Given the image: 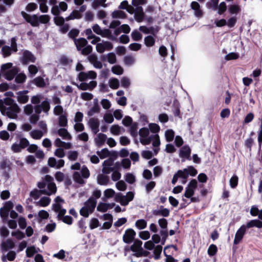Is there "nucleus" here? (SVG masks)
Masks as SVG:
<instances>
[{
  "label": "nucleus",
  "instance_id": "obj_1",
  "mask_svg": "<svg viewBox=\"0 0 262 262\" xmlns=\"http://www.w3.org/2000/svg\"><path fill=\"white\" fill-rule=\"evenodd\" d=\"M29 145V141L25 138H21L19 140V144L13 143L11 146V150L15 153L19 152L22 149H24Z\"/></svg>",
  "mask_w": 262,
  "mask_h": 262
},
{
  "label": "nucleus",
  "instance_id": "obj_2",
  "mask_svg": "<svg viewBox=\"0 0 262 262\" xmlns=\"http://www.w3.org/2000/svg\"><path fill=\"white\" fill-rule=\"evenodd\" d=\"M21 15L26 21L30 24L32 27H37L39 26L38 17L36 14L31 16L25 11L21 12Z\"/></svg>",
  "mask_w": 262,
  "mask_h": 262
},
{
  "label": "nucleus",
  "instance_id": "obj_3",
  "mask_svg": "<svg viewBox=\"0 0 262 262\" xmlns=\"http://www.w3.org/2000/svg\"><path fill=\"white\" fill-rule=\"evenodd\" d=\"M136 235V233L134 230L132 228H128L125 230V233L123 236V241L126 244H130L135 240Z\"/></svg>",
  "mask_w": 262,
  "mask_h": 262
},
{
  "label": "nucleus",
  "instance_id": "obj_4",
  "mask_svg": "<svg viewBox=\"0 0 262 262\" xmlns=\"http://www.w3.org/2000/svg\"><path fill=\"white\" fill-rule=\"evenodd\" d=\"M20 109L17 104L7 107V111L6 112L7 115L10 119H16L17 114L20 112Z\"/></svg>",
  "mask_w": 262,
  "mask_h": 262
},
{
  "label": "nucleus",
  "instance_id": "obj_5",
  "mask_svg": "<svg viewBox=\"0 0 262 262\" xmlns=\"http://www.w3.org/2000/svg\"><path fill=\"white\" fill-rule=\"evenodd\" d=\"M36 58L29 51L25 50L23 53L21 61L24 64H27L29 62H35Z\"/></svg>",
  "mask_w": 262,
  "mask_h": 262
},
{
  "label": "nucleus",
  "instance_id": "obj_6",
  "mask_svg": "<svg viewBox=\"0 0 262 262\" xmlns=\"http://www.w3.org/2000/svg\"><path fill=\"white\" fill-rule=\"evenodd\" d=\"M246 229L247 228L245 227V225H243L237 230L235 233V238L233 241L234 245L238 244L242 240L244 235L246 233Z\"/></svg>",
  "mask_w": 262,
  "mask_h": 262
},
{
  "label": "nucleus",
  "instance_id": "obj_7",
  "mask_svg": "<svg viewBox=\"0 0 262 262\" xmlns=\"http://www.w3.org/2000/svg\"><path fill=\"white\" fill-rule=\"evenodd\" d=\"M89 125L94 134H96L99 131V121L98 119L92 118L89 120Z\"/></svg>",
  "mask_w": 262,
  "mask_h": 262
},
{
  "label": "nucleus",
  "instance_id": "obj_8",
  "mask_svg": "<svg viewBox=\"0 0 262 262\" xmlns=\"http://www.w3.org/2000/svg\"><path fill=\"white\" fill-rule=\"evenodd\" d=\"M133 242L134 244L132 245H131L130 248L127 249L126 248H125V250H130L135 252V253L139 252L142 250V242L138 239H136Z\"/></svg>",
  "mask_w": 262,
  "mask_h": 262
},
{
  "label": "nucleus",
  "instance_id": "obj_9",
  "mask_svg": "<svg viewBox=\"0 0 262 262\" xmlns=\"http://www.w3.org/2000/svg\"><path fill=\"white\" fill-rule=\"evenodd\" d=\"M191 149L188 145L183 146L180 150L179 156L182 158L190 160Z\"/></svg>",
  "mask_w": 262,
  "mask_h": 262
},
{
  "label": "nucleus",
  "instance_id": "obj_10",
  "mask_svg": "<svg viewBox=\"0 0 262 262\" xmlns=\"http://www.w3.org/2000/svg\"><path fill=\"white\" fill-rule=\"evenodd\" d=\"M28 93V91L24 90L22 91H19L17 93L18 96L17 97V101L20 103H26L29 100V96L26 95Z\"/></svg>",
  "mask_w": 262,
  "mask_h": 262
},
{
  "label": "nucleus",
  "instance_id": "obj_11",
  "mask_svg": "<svg viewBox=\"0 0 262 262\" xmlns=\"http://www.w3.org/2000/svg\"><path fill=\"white\" fill-rule=\"evenodd\" d=\"M15 244L11 239H7L1 244V249L3 251H7L9 249H13Z\"/></svg>",
  "mask_w": 262,
  "mask_h": 262
},
{
  "label": "nucleus",
  "instance_id": "obj_12",
  "mask_svg": "<svg viewBox=\"0 0 262 262\" xmlns=\"http://www.w3.org/2000/svg\"><path fill=\"white\" fill-rule=\"evenodd\" d=\"M191 8L194 11V15L197 17H202L203 15L202 10L201 9L200 4L195 1L191 2Z\"/></svg>",
  "mask_w": 262,
  "mask_h": 262
},
{
  "label": "nucleus",
  "instance_id": "obj_13",
  "mask_svg": "<svg viewBox=\"0 0 262 262\" xmlns=\"http://www.w3.org/2000/svg\"><path fill=\"white\" fill-rule=\"evenodd\" d=\"M97 204V201L96 199L93 197H90L85 203L84 205L88 206V208L90 210V213H92L93 212Z\"/></svg>",
  "mask_w": 262,
  "mask_h": 262
},
{
  "label": "nucleus",
  "instance_id": "obj_14",
  "mask_svg": "<svg viewBox=\"0 0 262 262\" xmlns=\"http://www.w3.org/2000/svg\"><path fill=\"white\" fill-rule=\"evenodd\" d=\"M152 213L155 216L161 215L164 217H168L169 215L170 211L168 209L164 208L163 206H161L160 209L153 210Z\"/></svg>",
  "mask_w": 262,
  "mask_h": 262
},
{
  "label": "nucleus",
  "instance_id": "obj_15",
  "mask_svg": "<svg viewBox=\"0 0 262 262\" xmlns=\"http://www.w3.org/2000/svg\"><path fill=\"white\" fill-rule=\"evenodd\" d=\"M245 226L248 229L252 227L262 228V221L258 219L252 220L245 225Z\"/></svg>",
  "mask_w": 262,
  "mask_h": 262
},
{
  "label": "nucleus",
  "instance_id": "obj_16",
  "mask_svg": "<svg viewBox=\"0 0 262 262\" xmlns=\"http://www.w3.org/2000/svg\"><path fill=\"white\" fill-rule=\"evenodd\" d=\"M75 44L76 46L77 50L78 51L81 50L82 48L85 47L88 44V41L84 38H80L78 39H75L74 40Z\"/></svg>",
  "mask_w": 262,
  "mask_h": 262
},
{
  "label": "nucleus",
  "instance_id": "obj_17",
  "mask_svg": "<svg viewBox=\"0 0 262 262\" xmlns=\"http://www.w3.org/2000/svg\"><path fill=\"white\" fill-rule=\"evenodd\" d=\"M47 194L46 189L38 190L37 189H34L30 192V196L33 198L34 200H37L39 199L41 194Z\"/></svg>",
  "mask_w": 262,
  "mask_h": 262
},
{
  "label": "nucleus",
  "instance_id": "obj_18",
  "mask_svg": "<svg viewBox=\"0 0 262 262\" xmlns=\"http://www.w3.org/2000/svg\"><path fill=\"white\" fill-rule=\"evenodd\" d=\"M18 73L16 68H12L7 71L4 74L5 77L8 80H12Z\"/></svg>",
  "mask_w": 262,
  "mask_h": 262
},
{
  "label": "nucleus",
  "instance_id": "obj_19",
  "mask_svg": "<svg viewBox=\"0 0 262 262\" xmlns=\"http://www.w3.org/2000/svg\"><path fill=\"white\" fill-rule=\"evenodd\" d=\"M97 137L98 139L95 138V139L96 143L97 145V146H101L105 143L107 139V136L105 134L99 133L98 134Z\"/></svg>",
  "mask_w": 262,
  "mask_h": 262
},
{
  "label": "nucleus",
  "instance_id": "obj_20",
  "mask_svg": "<svg viewBox=\"0 0 262 262\" xmlns=\"http://www.w3.org/2000/svg\"><path fill=\"white\" fill-rule=\"evenodd\" d=\"M58 134L59 136L62 137L64 139L71 140L72 139L71 135L69 133L67 129L64 128H61L58 130Z\"/></svg>",
  "mask_w": 262,
  "mask_h": 262
},
{
  "label": "nucleus",
  "instance_id": "obj_21",
  "mask_svg": "<svg viewBox=\"0 0 262 262\" xmlns=\"http://www.w3.org/2000/svg\"><path fill=\"white\" fill-rule=\"evenodd\" d=\"M110 181L109 177L103 174H99L97 178L98 183L101 185H106Z\"/></svg>",
  "mask_w": 262,
  "mask_h": 262
},
{
  "label": "nucleus",
  "instance_id": "obj_22",
  "mask_svg": "<svg viewBox=\"0 0 262 262\" xmlns=\"http://www.w3.org/2000/svg\"><path fill=\"white\" fill-rule=\"evenodd\" d=\"M48 190H46L47 194H45L47 195H51L52 194L55 193L57 191V187L54 182L49 183L47 184Z\"/></svg>",
  "mask_w": 262,
  "mask_h": 262
},
{
  "label": "nucleus",
  "instance_id": "obj_23",
  "mask_svg": "<svg viewBox=\"0 0 262 262\" xmlns=\"http://www.w3.org/2000/svg\"><path fill=\"white\" fill-rule=\"evenodd\" d=\"M51 202V199L48 196H43L40 198V200L37 203V205L41 207H46L48 206Z\"/></svg>",
  "mask_w": 262,
  "mask_h": 262
},
{
  "label": "nucleus",
  "instance_id": "obj_24",
  "mask_svg": "<svg viewBox=\"0 0 262 262\" xmlns=\"http://www.w3.org/2000/svg\"><path fill=\"white\" fill-rule=\"evenodd\" d=\"M155 39L151 35H148L144 38V43L147 47H151L155 44Z\"/></svg>",
  "mask_w": 262,
  "mask_h": 262
},
{
  "label": "nucleus",
  "instance_id": "obj_25",
  "mask_svg": "<svg viewBox=\"0 0 262 262\" xmlns=\"http://www.w3.org/2000/svg\"><path fill=\"white\" fill-rule=\"evenodd\" d=\"M100 35L103 37H107L112 40H115L116 38L112 34L111 31L108 29H104L102 30L101 34Z\"/></svg>",
  "mask_w": 262,
  "mask_h": 262
},
{
  "label": "nucleus",
  "instance_id": "obj_26",
  "mask_svg": "<svg viewBox=\"0 0 262 262\" xmlns=\"http://www.w3.org/2000/svg\"><path fill=\"white\" fill-rule=\"evenodd\" d=\"M112 16L114 18H125L127 15L123 11L115 10L112 13Z\"/></svg>",
  "mask_w": 262,
  "mask_h": 262
},
{
  "label": "nucleus",
  "instance_id": "obj_27",
  "mask_svg": "<svg viewBox=\"0 0 262 262\" xmlns=\"http://www.w3.org/2000/svg\"><path fill=\"white\" fill-rule=\"evenodd\" d=\"M179 178H182L184 180L183 181V183L186 182L187 179L188 177V173L186 171V168H184L183 170H179L176 172Z\"/></svg>",
  "mask_w": 262,
  "mask_h": 262
},
{
  "label": "nucleus",
  "instance_id": "obj_28",
  "mask_svg": "<svg viewBox=\"0 0 262 262\" xmlns=\"http://www.w3.org/2000/svg\"><path fill=\"white\" fill-rule=\"evenodd\" d=\"M2 53L4 58L10 56L12 54V49L8 46H4L2 48Z\"/></svg>",
  "mask_w": 262,
  "mask_h": 262
},
{
  "label": "nucleus",
  "instance_id": "obj_29",
  "mask_svg": "<svg viewBox=\"0 0 262 262\" xmlns=\"http://www.w3.org/2000/svg\"><path fill=\"white\" fill-rule=\"evenodd\" d=\"M154 249V258L156 260L159 259L161 258L162 246L161 245H157Z\"/></svg>",
  "mask_w": 262,
  "mask_h": 262
},
{
  "label": "nucleus",
  "instance_id": "obj_30",
  "mask_svg": "<svg viewBox=\"0 0 262 262\" xmlns=\"http://www.w3.org/2000/svg\"><path fill=\"white\" fill-rule=\"evenodd\" d=\"M33 82L37 87L39 88H43L46 86V83L44 79L40 76L34 78Z\"/></svg>",
  "mask_w": 262,
  "mask_h": 262
},
{
  "label": "nucleus",
  "instance_id": "obj_31",
  "mask_svg": "<svg viewBox=\"0 0 262 262\" xmlns=\"http://www.w3.org/2000/svg\"><path fill=\"white\" fill-rule=\"evenodd\" d=\"M165 136L167 142H171L174 139V132L172 129H167L165 132Z\"/></svg>",
  "mask_w": 262,
  "mask_h": 262
},
{
  "label": "nucleus",
  "instance_id": "obj_32",
  "mask_svg": "<svg viewBox=\"0 0 262 262\" xmlns=\"http://www.w3.org/2000/svg\"><path fill=\"white\" fill-rule=\"evenodd\" d=\"M174 111H173V115L175 117H181L180 105L179 102L176 100L173 101Z\"/></svg>",
  "mask_w": 262,
  "mask_h": 262
},
{
  "label": "nucleus",
  "instance_id": "obj_33",
  "mask_svg": "<svg viewBox=\"0 0 262 262\" xmlns=\"http://www.w3.org/2000/svg\"><path fill=\"white\" fill-rule=\"evenodd\" d=\"M217 252V247L214 244H211L208 249L207 253L209 256H214Z\"/></svg>",
  "mask_w": 262,
  "mask_h": 262
},
{
  "label": "nucleus",
  "instance_id": "obj_34",
  "mask_svg": "<svg viewBox=\"0 0 262 262\" xmlns=\"http://www.w3.org/2000/svg\"><path fill=\"white\" fill-rule=\"evenodd\" d=\"M32 138L35 140H39L43 136L42 131L38 129L33 130L30 133Z\"/></svg>",
  "mask_w": 262,
  "mask_h": 262
},
{
  "label": "nucleus",
  "instance_id": "obj_35",
  "mask_svg": "<svg viewBox=\"0 0 262 262\" xmlns=\"http://www.w3.org/2000/svg\"><path fill=\"white\" fill-rule=\"evenodd\" d=\"M135 226L140 230L144 229L147 226V222L144 219L138 220L136 222Z\"/></svg>",
  "mask_w": 262,
  "mask_h": 262
},
{
  "label": "nucleus",
  "instance_id": "obj_36",
  "mask_svg": "<svg viewBox=\"0 0 262 262\" xmlns=\"http://www.w3.org/2000/svg\"><path fill=\"white\" fill-rule=\"evenodd\" d=\"M73 179L74 181L79 184H84L85 183V181L82 179V176L78 172H74L73 173Z\"/></svg>",
  "mask_w": 262,
  "mask_h": 262
},
{
  "label": "nucleus",
  "instance_id": "obj_37",
  "mask_svg": "<svg viewBox=\"0 0 262 262\" xmlns=\"http://www.w3.org/2000/svg\"><path fill=\"white\" fill-rule=\"evenodd\" d=\"M229 12L231 14H237L241 11V8L238 5H231L229 7Z\"/></svg>",
  "mask_w": 262,
  "mask_h": 262
},
{
  "label": "nucleus",
  "instance_id": "obj_38",
  "mask_svg": "<svg viewBox=\"0 0 262 262\" xmlns=\"http://www.w3.org/2000/svg\"><path fill=\"white\" fill-rule=\"evenodd\" d=\"M254 143V139L252 137L247 138L245 141V146L250 152L252 150V146Z\"/></svg>",
  "mask_w": 262,
  "mask_h": 262
},
{
  "label": "nucleus",
  "instance_id": "obj_39",
  "mask_svg": "<svg viewBox=\"0 0 262 262\" xmlns=\"http://www.w3.org/2000/svg\"><path fill=\"white\" fill-rule=\"evenodd\" d=\"M59 125L61 127H66L68 125V119L65 115H61L59 116L58 120Z\"/></svg>",
  "mask_w": 262,
  "mask_h": 262
},
{
  "label": "nucleus",
  "instance_id": "obj_40",
  "mask_svg": "<svg viewBox=\"0 0 262 262\" xmlns=\"http://www.w3.org/2000/svg\"><path fill=\"white\" fill-rule=\"evenodd\" d=\"M100 107L98 104L96 102L94 104V106L91 107L90 110L88 112V115L89 116H93L95 113H98L100 112Z\"/></svg>",
  "mask_w": 262,
  "mask_h": 262
},
{
  "label": "nucleus",
  "instance_id": "obj_41",
  "mask_svg": "<svg viewBox=\"0 0 262 262\" xmlns=\"http://www.w3.org/2000/svg\"><path fill=\"white\" fill-rule=\"evenodd\" d=\"M26 76L24 73L16 74L15 81L17 83H23L26 80Z\"/></svg>",
  "mask_w": 262,
  "mask_h": 262
},
{
  "label": "nucleus",
  "instance_id": "obj_42",
  "mask_svg": "<svg viewBox=\"0 0 262 262\" xmlns=\"http://www.w3.org/2000/svg\"><path fill=\"white\" fill-rule=\"evenodd\" d=\"M169 248V246H165L164 249V254L166 256L165 262H177L178 260L172 256L167 254L166 250Z\"/></svg>",
  "mask_w": 262,
  "mask_h": 262
},
{
  "label": "nucleus",
  "instance_id": "obj_43",
  "mask_svg": "<svg viewBox=\"0 0 262 262\" xmlns=\"http://www.w3.org/2000/svg\"><path fill=\"white\" fill-rule=\"evenodd\" d=\"M131 36L133 40L139 41L142 39V34L137 30H134L131 33Z\"/></svg>",
  "mask_w": 262,
  "mask_h": 262
},
{
  "label": "nucleus",
  "instance_id": "obj_44",
  "mask_svg": "<svg viewBox=\"0 0 262 262\" xmlns=\"http://www.w3.org/2000/svg\"><path fill=\"white\" fill-rule=\"evenodd\" d=\"M110 86L112 89H117L119 86V81L115 78H112L109 81Z\"/></svg>",
  "mask_w": 262,
  "mask_h": 262
},
{
  "label": "nucleus",
  "instance_id": "obj_45",
  "mask_svg": "<svg viewBox=\"0 0 262 262\" xmlns=\"http://www.w3.org/2000/svg\"><path fill=\"white\" fill-rule=\"evenodd\" d=\"M112 72L116 75H121L123 73V68L119 65H116L112 68Z\"/></svg>",
  "mask_w": 262,
  "mask_h": 262
},
{
  "label": "nucleus",
  "instance_id": "obj_46",
  "mask_svg": "<svg viewBox=\"0 0 262 262\" xmlns=\"http://www.w3.org/2000/svg\"><path fill=\"white\" fill-rule=\"evenodd\" d=\"M138 123L134 122L131 125L129 132L132 136L135 137L137 136Z\"/></svg>",
  "mask_w": 262,
  "mask_h": 262
},
{
  "label": "nucleus",
  "instance_id": "obj_47",
  "mask_svg": "<svg viewBox=\"0 0 262 262\" xmlns=\"http://www.w3.org/2000/svg\"><path fill=\"white\" fill-rule=\"evenodd\" d=\"M97 154L101 159H104L110 156V151L107 148H103L101 151H97Z\"/></svg>",
  "mask_w": 262,
  "mask_h": 262
},
{
  "label": "nucleus",
  "instance_id": "obj_48",
  "mask_svg": "<svg viewBox=\"0 0 262 262\" xmlns=\"http://www.w3.org/2000/svg\"><path fill=\"white\" fill-rule=\"evenodd\" d=\"M238 177L236 175L233 176L229 181L230 187L232 188H235L238 185Z\"/></svg>",
  "mask_w": 262,
  "mask_h": 262
},
{
  "label": "nucleus",
  "instance_id": "obj_49",
  "mask_svg": "<svg viewBox=\"0 0 262 262\" xmlns=\"http://www.w3.org/2000/svg\"><path fill=\"white\" fill-rule=\"evenodd\" d=\"M218 11L217 13L220 15L223 14L227 10V5L225 2H221L220 5H218Z\"/></svg>",
  "mask_w": 262,
  "mask_h": 262
},
{
  "label": "nucleus",
  "instance_id": "obj_50",
  "mask_svg": "<svg viewBox=\"0 0 262 262\" xmlns=\"http://www.w3.org/2000/svg\"><path fill=\"white\" fill-rule=\"evenodd\" d=\"M40 105L45 113H48L50 109V103L48 100L42 101Z\"/></svg>",
  "mask_w": 262,
  "mask_h": 262
},
{
  "label": "nucleus",
  "instance_id": "obj_51",
  "mask_svg": "<svg viewBox=\"0 0 262 262\" xmlns=\"http://www.w3.org/2000/svg\"><path fill=\"white\" fill-rule=\"evenodd\" d=\"M37 252L34 246H31L26 249V255L28 257H32Z\"/></svg>",
  "mask_w": 262,
  "mask_h": 262
},
{
  "label": "nucleus",
  "instance_id": "obj_52",
  "mask_svg": "<svg viewBox=\"0 0 262 262\" xmlns=\"http://www.w3.org/2000/svg\"><path fill=\"white\" fill-rule=\"evenodd\" d=\"M11 235L12 236L15 237L18 240L21 239L25 237V234L19 230L12 232Z\"/></svg>",
  "mask_w": 262,
  "mask_h": 262
},
{
  "label": "nucleus",
  "instance_id": "obj_53",
  "mask_svg": "<svg viewBox=\"0 0 262 262\" xmlns=\"http://www.w3.org/2000/svg\"><path fill=\"white\" fill-rule=\"evenodd\" d=\"M54 23L58 26H61L64 24L65 19L62 16H58L54 18Z\"/></svg>",
  "mask_w": 262,
  "mask_h": 262
},
{
  "label": "nucleus",
  "instance_id": "obj_54",
  "mask_svg": "<svg viewBox=\"0 0 262 262\" xmlns=\"http://www.w3.org/2000/svg\"><path fill=\"white\" fill-rule=\"evenodd\" d=\"M149 128L151 133L155 134L158 133L160 130L159 125L156 123H150Z\"/></svg>",
  "mask_w": 262,
  "mask_h": 262
},
{
  "label": "nucleus",
  "instance_id": "obj_55",
  "mask_svg": "<svg viewBox=\"0 0 262 262\" xmlns=\"http://www.w3.org/2000/svg\"><path fill=\"white\" fill-rule=\"evenodd\" d=\"M108 204L104 203H100L97 208L98 211L102 212H105L108 210Z\"/></svg>",
  "mask_w": 262,
  "mask_h": 262
},
{
  "label": "nucleus",
  "instance_id": "obj_56",
  "mask_svg": "<svg viewBox=\"0 0 262 262\" xmlns=\"http://www.w3.org/2000/svg\"><path fill=\"white\" fill-rule=\"evenodd\" d=\"M125 180L128 183L132 184L135 182L136 178L133 174L127 173L125 176Z\"/></svg>",
  "mask_w": 262,
  "mask_h": 262
},
{
  "label": "nucleus",
  "instance_id": "obj_57",
  "mask_svg": "<svg viewBox=\"0 0 262 262\" xmlns=\"http://www.w3.org/2000/svg\"><path fill=\"white\" fill-rule=\"evenodd\" d=\"M80 214L85 217H88L89 216L90 210L88 208V206L84 205V206L82 207L79 211Z\"/></svg>",
  "mask_w": 262,
  "mask_h": 262
},
{
  "label": "nucleus",
  "instance_id": "obj_58",
  "mask_svg": "<svg viewBox=\"0 0 262 262\" xmlns=\"http://www.w3.org/2000/svg\"><path fill=\"white\" fill-rule=\"evenodd\" d=\"M116 188L120 191H124L126 190L127 186L125 183L122 181H119L116 184Z\"/></svg>",
  "mask_w": 262,
  "mask_h": 262
},
{
  "label": "nucleus",
  "instance_id": "obj_59",
  "mask_svg": "<svg viewBox=\"0 0 262 262\" xmlns=\"http://www.w3.org/2000/svg\"><path fill=\"white\" fill-rule=\"evenodd\" d=\"M239 56L237 53L231 52L226 55L225 59L227 60H235L238 59Z\"/></svg>",
  "mask_w": 262,
  "mask_h": 262
},
{
  "label": "nucleus",
  "instance_id": "obj_60",
  "mask_svg": "<svg viewBox=\"0 0 262 262\" xmlns=\"http://www.w3.org/2000/svg\"><path fill=\"white\" fill-rule=\"evenodd\" d=\"M149 134V129L146 127H142L140 129L139 134L142 138L147 137Z\"/></svg>",
  "mask_w": 262,
  "mask_h": 262
},
{
  "label": "nucleus",
  "instance_id": "obj_61",
  "mask_svg": "<svg viewBox=\"0 0 262 262\" xmlns=\"http://www.w3.org/2000/svg\"><path fill=\"white\" fill-rule=\"evenodd\" d=\"M186 169L188 173V176L190 175L192 177H194L198 173L197 170L192 166H188Z\"/></svg>",
  "mask_w": 262,
  "mask_h": 262
},
{
  "label": "nucleus",
  "instance_id": "obj_62",
  "mask_svg": "<svg viewBox=\"0 0 262 262\" xmlns=\"http://www.w3.org/2000/svg\"><path fill=\"white\" fill-rule=\"evenodd\" d=\"M93 48L91 45L86 46L81 50V53L83 55H88L92 52Z\"/></svg>",
  "mask_w": 262,
  "mask_h": 262
},
{
  "label": "nucleus",
  "instance_id": "obj_63",
  "mask_svg": "<svg viewBox=\"0 0 262 262\" xmlns=\"http://www.w3.org/2000/svg\"><path fill=\"white\" fill-rule=\"evenodd\" d=\"M108 62L111 64H114L116 62V56L114 53H109L107 55Z\"/></svg>",
  "mask_w": 262,
  "mask_h": 262
},
{
  "label": "nucleus",
  "instance_id": "obj_64",
  "mask_svg": "<svg viewBox=\"0 0 262 262\" xmlns=\"http://www.w3.org/2000/svg\"><path fill=\"white\" fill-rule=\"evenodd\" d=\"M82 178L87 179L90 177V173L89 169L85 166H83L81 170Z\"/></svg>",
  "mask_w": 262,
  "mask_h": 262
}]
</instances>
